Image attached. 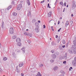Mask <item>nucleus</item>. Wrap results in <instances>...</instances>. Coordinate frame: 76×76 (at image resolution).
Listing matches in <instances>:
<instances>
[{"mask_svg": "<svg viewBox=\"0 0 76 76\" xmlns=\"http://www.w3.org/2000/svg\"><path fill=\"white\" fill-rule=\"evenodd\" d=\"M10 34H13L14 33V28L11 27L10 29Z\"/></svg>", "mask_w": 76, "mask_h": 76, "instance_id": "obj_1", "label": "nucleus"}, {"mask_svg": "<svg viewBox=\"0 0 76 76\" xmlns=\"http://www.w3.org/2000/svg\"><path fill=\"white\" fill-rule=\"evenodd\" d=\"M21 8H22V4H19V5H18V6L17 7V9L18 10H20Z\"/></svg>", "mask_w": 76, "mask_h": 76, "instance_id": "obj_2", "label": "nucleus"}, {"mask_svg": "<svg viewBox=\"0 0 76 76\" xmlns=\"http://www.w3.org/2000/svg\"><path fill=\"white\" fill-rule=\"evenodd\" d=\"M20 41H21V39H20V38H17L16 39V42H20Z\"/></svg>", "mask_w": 76, "mask_h": 76, "instance_id": "obj_3", "label": "nucleus"}, {"mask_svg": "<svg viewBox=\"0 0 76 76\" xmlns=\"http://www.w3.org/2000/svg\"><path fill=\"white\" fill-rule=\"evenodd\" d=\"M53 69L54 71H56L58 69V67L57 66H55L53 67Z\"/></svg>", "mask_w": 76, "mask_h": 76, "instance_id": "obj_4", "label": "nucleus"}, {"mask_svg": "<svg viewBox=\"0 0 76 76\" xmlns=\"http://www.w3.org/2000/svg\"><path fill=\"white\" fill-rule=\"evenodd\" d=\"M52 57L53 59H55L56 58V55L54 54H52Z\"/></svg>", "mask_w": 76, "mask_h": 76, "instance_id": "obj_5", "label": "nucleus"}, {"mask_svg": "<svg viewBox=\"0 0 76 76\" xmlns=\"http://www.w3.org/2000/svg\"><path fill=\"white\" fill-rule=\"evenodd\" d=\"M35 32L38 33V32H39V28L38 27L37 28H36L35 29Z\"/></svg>", "mask_w": 76, "mask_h": 76, "instance_id": "obj_6", "label": "nucleus"}, {"mask_svg": "<svg viewBox=\"0 0 76 76\" xmlns=\"http://www.w3.org/2000/svg\"><path fill=\"white\" fill-rule=\"evenodd\" d=\"M72 63L74 66H76V62H75L74 60L72 61Z\"/></svg>", "mask_w": 76, "mask_h": 76, "instance_id": "obj_7", "label": "nucleus"}, {"mask_svg": "<svg viewBox=\"0 0 76 76\" xmlns=\"http://www.w3.org/2000/svg\"><path fill=\"white\" fill-rule=\"evenodd\" d=\"M26 2L27 4H28V6H30V2L29 1V0H27L26 1Z\"/></svg>", "mask_w": 76, "mask_h": 76, "instance_id": "obj_8", "label": "nucleus"}, {"mask_svg": "<svg viewBox=\"0 0 76 76\" xmlns=\"http://www.w3.org/2000/svg\"><path fill=\"white\" fill-rule=\"evenodd\" d=\"M73 44L75 47H76V41L75 40L73 41Z\"/></svg>", "mask_w": 76, "mask_h": 76, "instance_id": "obj_9", "label": "nucleus"}, {"mask_svg": "<svg viewBox=\"0 0 76 76\" xmlns=\"http://www.w3.org/2000/svg\"><path fill=\"white\" fill-rule=\"evenodd\" d=\"M21 43L20 42H18L17 44V45H18V46H20H20L22 45H21Z\"/></svg>", "mask_w": 76, "mask_h": 76, "instance_id": "obj_10", "label": "nucleus"}, {"mask_svg": "<svg viewBox=\"0 0 76 76\" xmlns=\"http://www.w3.org/2000/svg\"><path fill=\"white\" fill-rule=\"evenodd\" d=\"M24 64L23 63H21L19 64V67H22V66H23Z\"/></svg>", "mask_w": 76, "mask_h": 76, "instance_id": "obj_11", "label": "nucleus"}, {"mask_svg": "<svg viewBox=\"0 0 76 76\" xmlns=\"http://www.w3.org/2000/svg\"><path fill=\"white\" fill-rule=\"evenodd\" d=\"M42 75H41V73L39 72H38V74L36 75V76H42Z\"/></svg>", "mask_w": 76, "mask_h": 76, "instance_id": "obj_12", "label": "nucleus"}, {"mask_svg": "<svg viewBox=\"0 0 76 76\" xmlns=\"http://www.w3.org/2000/svg\"><path fill=\"white\" fill-rule=\"evenodd\" d=\"M12 5H11L10 6H9L7 9V10H9V9H11V8H12Z\"/></svg>", "mask_w": 76, "mask_h": 76, "instance_id": "obj_13", "label": "nucleus"}, {"mask_svg": "<svg viewBox=\"0 0 76 76\" xmlns=\"http://www.w3.org/2000/svg\"><path fill=\"white\" fill-rule=\"evenodd\" d=\"M12 15L14 16H16L17 15V13L16 12H14L12 13Z\"/></svg>", "mask_w": 76, "mask_h": 76, "instance_id": "obj_14", "label": "nucleus"}, {"mask_svg": "<svg viewBox=\"0 0 76 76\" xmlns=\"http://www.w3.org/2000/svg\"><path fill=\"white\" fill-rule=\"evenodd\" d=\"M22 50L23 51V53L24 54L25 53V49H24V48H23L22 49Z\"/></svg>", "mask_w": 76, "mask_h": 76, "instance_id": "obj_15", "label": "nucleus"}, {"mask_svg": "<svg viewBox=\"0 0 76 76\" xmlns=\"http://www.w3.org/2000/svg\"><path fill=\"white\" fill-rule=\"evenodd\" d=\"M51 44L53 45H56V43H54V42H51Z\"/></svg>", "mask_w": 76, "mask_h": 76, "instance_id": "obj_16", "label": "nucleus"}, {"mask_svg": "<svg viewBox=\"0 0 76 76\" xmlns=\"http://www.w3.org/2000/svg\"><path fill=\"white\" fill-rule=\"evenodd\" d=\"M65 58L66 59L67 58V53H66L65 54V56H64Z\"/></svg>", "mask_w": 76, "mask_h": 76, "instance_id": "obj_17", "label": "nucleus"}, {"mask_svg": "<svg viewBox=\"0 0 76 76\" xmlns=\"http://www.w3.org/2000/svg\"><path fill=\"white\" fill-rule=\"evenodd\" d=\"M7 60V58L6 57H4L3 59V60L4 61H6Z\"/></svg>", "mask_w": 76, "mask_h": 76, "instance_id": "obj_18", "label": "nucleus"}, {"mask_svg": "<svg viewBox=\"0 0 76 76\" xmlns=\"http://www.w3.org/2000/svg\"><path fill=\"white\" fill-rule=\"evenodd\" d=\"M16 71L17 73H19L20 72V71L18 69V68H16Z\"/></svg>", "mask_w": 76, "mask_h": 76, "instance_id": "obj_19", "label": "nucleus"}, {"mask_svg": "<svg viewBox=\"0 0 76 76\" xmlns=\"http://www.w3.org/2000/svg\"><path fill=\"white\" fill-rule=\"evenodd\" d=\"M16 36H14L12 37V39H16Z\"/></svg>", "mask_w": 76, "mask_h": 76, "instance_id": "obj_20", "label": "nucleus"}, {"mask_svg": "<svg viewBox=\"0 0 76 76\" xmlns=\"http://www.w3.org/2000/svg\"><path fill=\"white\" fill-rule=\"evenodd\" d=\"M60 72L64 75V74H65V72H64L63 71H61Z\"/></svg>", "mask_w": 76, "mask_h": 76, "instance_id": "obj_21", "label": "nucleus"}, {"mask_svg": "<svg viewBox=\"0 0 76 76\" xmlns=\"http://www.w3.org/2000/svg\"><path fill=\"white\" fill-rule=\"evenodd\" d=\"M62 43L63 44H66V42H65V40L64 39L62 41Z\"/></svg>", "mask_w": 76, "mask_h": 76, "instance_id": "obj_22", "label": "nucleus"}, {"mask_svg": "<svg viewBox=\"0 0 76 76\" xmlns=\"http://www.w3.org/2000/svg\"><path fill=\"white\" fill-rule=\"evenodd\" d=\"M54 60L51 59L50 60V62L52 63H54Z\"/></svg>", "mask_w": 76, "mask_h": 76, "instance_id": "obj_23", "label": "nucleus"}, {"mask_svg": "<svg viewBox=\"0 0 76 76\" xmlns=\"http://www.w3.org/2000/svg\"><path fill=\"white\" fill-rule=\"evenodd\" d=\"M0 11L1 12V13H4V10L3 9H1L0 10Z\"/></svg>", "mask_w": 76, "mask_h": 76, "instance_id": "obj_24", "label": "nucleus"}, {"mask_svg": "<svg viewBox=\"0 0 76 76\" xmlns=\"http://www.w3.org/2000/svg\"><path fill=\"white\" fill-rule=\"evenodd\" d=\"M66 25H67V26L69 25V21H66Z\"/></svg>", "mask_w": 76, "mask_h": 76, "instance_id": "obj_25", "label": "nucleus"}, {"mask_svg": "<svg viewBox=\"0 0 76 76\" xmlns=\"http://www.w3.org/2000/svg\"><path fill=\"white\" fill-rule=\"evenodd\" d=\"M43 66H44V65L42 64H41L39 65V67L41 68L42 67H43Z\"/></svg>", "mask_w": 76, "mask_h": 76, "instance_id": "obj_26", "label": "nucleus"}, {"mask_svg": "<svg viewBox=\"0 0 76 76\" xmlns=\"http://www.w3.org/2000/svg\"><path fill=\"white\" fill-rule=\"evenodd\" d=\"M59 49H60V50H62L63 48H62V46H60L59 47Z\"/></svg>", "mask_w": 76, "mask_h": 76, "instance_id": "obj_27", "label": "nucleus"}, {"mask_svg": "<svg viewBox=\"0 0 76 76\" xmlns=\"http://www.w3.org/2000/svg\"><path fill=\"white\" fill-rule=\"evenodd\" d=\"M48 7H49V8H50H50H51V7H50V4H49V3H48Z\"/></svg>", "mask_w": 76, "mask_h": 76, "instance_id": "obj_28", "label": "nucleus"}, {"mask_svg": "<svg viewBox=\"0 0 76 76\" xmlns=\"http://www.w3.org/2000/svg\"><path fill=\"white\" fill-rule=\"evenodd\" d=\"M35 21H36L35 19H34L32 20V22L33 23H34V22H35Z\"/></svg>", "mask_w": 76, "mask_h": 76, "instance_id": "obj_29", "label": "nucleus"}, {"mask_svg": "<svg viewBox=\"0 0 76 76\" xmlns=\"http://www.w3.org/2000/svg\"><path fill=\"white\" fill-rule=\"evenodd\" d=\"M51 28L52 31H54V28H53V26H51Z\"/></svg>", "mask_w": 76, "mask_h": 76, "instance_id": "obj_30", "label": "nucleus"}, {"mask_svg": "<svg viewBox=\"0 0 76 76\" xmlns=\"http://www.w3.org/2000/svg\"><path fill=\"white\" fill-rule=\"evenodd\" d=\"M69 52L71 54H73V53L72 50H70V51H69Z\"/></svg>", "mask_w": 76, "mask_h": 76, "instance_id": "obj_31", "label": "nucleus"}, {"mask_svg": "<svg viewBox=\"0 0 76 76\" xmlns=\"http://www.w3.org/2000/svg\"><path fill=\"white\" fill-rule=\"evenodd\" d=\"M72 69H73V68L72 67H70V68L69 69V71H71V70H72Z\"/></svg>", "mask_w": 76, "mask_h": 76, "instance_id": "obj_32", "label": "nucleus"}, {"mask_svg": "<svg viewBox=\"0 0 76 76\" xmlns=\"http://www.w3.org/2000/svg\"><path fill=\"white\" fill-rule=\"evenodd\" d=\"M51 52L52 53H54V50H51Z\"/></svg>", "mask_w": 76, "mask_h": 76, "instance_id": "obj_33", "label": "nucleus"}, {"mask_svg": "<svg viewBox=\"0 0 76 76\" xmlns=\"http://www.w3.org/2000/svg\"><path fill=\"white\" fill-rule=\"evenodd\" d=\"M63 64H66V61H64L63 62Z\"/></svg>", "mask_w": 76, "mask_h": 76, "instance_id": "obj_34", "label": "nucleus"}, {"mask_svg": "<svg viewBox=\"0 0 76 76\" xmlns=\"http://www.w3.org/2000/svg\"><path fill=\"white\" fill-rule=\"evenodd\" d=\"M28 42L29 44H31V41H30V40H28Z\"/></svg>", "mask_w": 76, "mask_h": 76, "instance_id": "obj_35", "label": "nucleus"}, {"mask_svg": "<svg viewBox=\"0 0 76 76\" xmlns=\"http://www.w3.org/2000/svg\"><path fill=\"white\" fill-rule=\"evenodd\" d=\"M15 53H12V56L13 57H15Z\"/></svg>", "mask_w": 76, "mask_h": 76, "instance_id": "obj_36", "label": "nucleus"}, {"mask_svg": "<svg viewBox=\"0 0 76 76\" xmlns=\"http://www.w3.org/2000/svg\"><path fill=\"white\" fill-rule=\"evenodd\" d=\"M61 28H59L58 30V32H60V31L61 30Z\"/></svg>", "mask_w": 76, "mask_h": 76, "instance_id": "obj_37", "label": "nucleus"}, {"mask_svg": "<svg viewBox=\"0 0 76 76\" xmlns=\"http://www.w3.org/2000/svg\"><path fill=\"white\" fill-rule=\"evenodd\" d=\"M14 3H15V1H12V4H15Z\"/></svg>", "mask_w": 76, "mask_h": 76, "instance_id": "obj_38", "label": "nucleus"}, {"mask_svg": "<svg viewBox=\"0 0 76 76\" xmlns=\"http://www.w3.org/2000/svg\"><path fill=\"white\" fill-rule=\"evenodd\" d=\"M50 14H52V12H49V13L48 14V15H50Z\"/></svg>", "mask_w": 76, "mask_h": 76, "instance_id": "obj_39", "label": "nucleus"}, {"mask_svg": "<svg viewBox=\"0 0 76 76\" xmlns=\"http://www.w3.org/2000/svg\"><path fill=\"white\" fill-rule=\"evenodd\" d=\"M2 70L0 68V73H1L2 72Z\"/></svg>", "mask_w": 76, "mask_h": 76, "instance_id": "obj_40", "label": "nucleus"}, {"mask_svg": "<svg viewBox=\"0 0 76 76\" xmlns=\"http://www.w3.org/2000/svg\"><path fill=\"white\" fill-rule=\"evenodd\" d=\"M44 1H45V0H43V1H42L41 2V3H44Z\"/></svg>", "mask_w": 76, "mask_h": 76, "instance_id": "obj_41", "label": "nucleus"}, {"mask_svg": "<svg viewBox=\"0 0 76 76\" xmlns=\"http://www.w3.org/2000/svg\"><path fill=\"white\" fill-rule=\"evenodd\" d=\"M17 53H20V50H19L17 51Z\"/></svg>", "mask_w": 76, "mask_h": 76, "instance_id": "obj_42", "label": "nucleus"}, {"mask_svg": "<svg viewBox=\"0 0 76 76\" xmlns=\"http://www.w3.org/2000/svg\"><path fill=\"white\" fill-rule=\"evenodd\" d=\"M62 48H65V45H64L63 46H62Z\"/></svg>", "mask_w": 76, "mask_h": 76, "instance_id": "obj_43", "label": "nucleus"}, {"mask_svg": "<svg viewBox=\"0 0 76 76\" xmlns=\"http://www.w3.org/2000/svg\"><path fill=\"white\" fill-rule=\"evenodd\" d=\"M49 17H50L51 16V15H52V14H49V15H48Z\"/></svg>", "mask_w": 76, "mask_h": 76, "instance_id": "obj_44", "label": "nucleus"}, {"mask_svg": "<svg viewBox=\"0 0 76 76\" xmlns=\"http://www.w3.org/2000/svg\"><path fill=\"white\" fill-rule=\"evenodd\" d=\"M24 35H27V34H26V32H24Z\"/></svg>", "mask_w": 76, "mask_h": 76, "instance_id": "obj_45", "label": "nucleus"}, {"mask_svg": "<svg viewBox=\"0 0 76 76\" xmlns=\"http://www.w3.org/2000/svg\"><path fill=\"white\" fill-rule=\"evenodd\" d=\"M21 76H24V74H23V73H21Z\"/></svg>", "mask_w": 76, "mask_h": 76, "instance_id": "obj_46", "label": "nucleus"}, {"mask_svg": "<svg viewBox=\"0 0 76 76\" xmlns=\"http://www.w3.org/2000/svg\"><path fill=\"white\" fill-rule=\"evenodd\" d=\"M64 6H66V2H64Z\"/></svg>", "mask_w": 76, "mask_h": 76, "instance_id": "obj_47", "label": "nucleus"}, {"mask_svg": "<svg viewBox=\"0 0 76 76\" xmlns=\"http://www.w3.org/2000/svg\"><path fill=\"white\" fill-rule=\"evenodd\" d=\"M43 26V28H45V25H44Z\"/></svg>", "mask_w": 76, "mask_h": 76, "instance_id": "obj_48", "label": "nucleus"}, {"mask_svg": "<svg viewBox=\"0 0 76 76\" xmlns=\"http://www.w3.org/2000/svg\"><path fill=\"white\" fill-rule=\"evenodd\" d=\"M55 37L56 38H58V35H56Z\"/></svg>", "mask_w": 76, "mask_h": 76, "instance_id": "obj_49", "label": "nucleus"}, {"mask_svg": "<svg viewBox=\"0 0 76 76\" xmlns=\"http://www.w3.org/2000/svg\"><path fill=\"white\" fill-rule=\"evenodd\" d=\"M3 25H4V22H2V26Z\"/></svg>", "mask_w": 76, "mask_h": 76, "instance_id": "obj_50", "label": "nucleus"}, {"mask_svg": "<svg viewBox=\"0 0 76 76\" xmlns=\"http://www.w3.org/2000/svg\"><path fill=\"white\" fill-rule=\"evenodd\" d=\"M70 23H71V25L72 24V23H73V21H70Z\"/></svg>", "mask_w": 76, "mask_h": 76, "instance_id": "obj_51", "label": "nucleus"}, {"mask_svg": "<svg viewBox=\"0 0 76 76\" xmlns=\"http://www.w3.org/2000/svg\"><path fill=\"white\" fill-rule=\"evenodd\" d=\"M26 35H29V34L28 33V32H26Z\"/></svg>", "mask_w": 76, "mask_h": 76, "instance_id": "obj_52", "label": "nucleus"}, {"mask_svg": "<svg viewBox=\"0 0 76 76\" xmlns=\"http://www.w3.org/2000/svg\"><path fill=\"white\" fill-rule=\"evenodd\" d=\"M28 14L30 15H31V12L29 11V12L28 13Z\"/></svg>", "mask_w": 76, "mask_h": 76, "instance_id": "obj_53", "label": "nucleus"}, {"mask_svg": "<svg viewBox=\"0 0 76 76\" xmlns=\"http://www.w3.org/2000/svg\"><path fill=\"white\" fill-rule=\"evenodd\" d=\"M62 3H63V2H62V1L60 2V4H61V5H63L62 4Z\"/></svg>", "mask_w": 76, "mask_h": 76, "instance_id": "obj_54", "label": "nucleus"}, {"mask_svg": "<svg viewBox=\"0 0 76 76\" xmlns=\"http://www.w3.org/2000/svg\"><path fill=\"white\" fill-rule=\"evenodd\" d=\"M60 24V21H58V24L59 25Z\"/></svg>", "mask_w": 76, "mask_h": 76, "instance_id": "obj_55", "label": "nucleus"}, {"mask_svg": "<svg viewBox=\"0 0 76 76\" xmlns=\"http://www.w3.org/2000/svg\"><path fill=\"white\" fill-rule=\"evenodd\" d=\"M38 23H40V22H41V21H40V20H39L38 21Z\"/></svg>", "mask_w": 76, "mask_h": 76, "instance_id": "obj_56", "label": "nucleus"}, {"mask_svg": "<svg viewBox=\"0 0 76 76\" xmlns=\"http://www.w3.org/2000/svg\"><path fill=\"white\" fill-rule=\"evenodd\" d=\"M62 5L63 6H64V4H63V2L62 3Z\"/></svg>", "mask_w": 76, "mask_h": 76, "instance_id": "obj_57", "label": "nucleus"}, {"mask_svg": "<svg viewBox=\"0 0 76 76\" xmlns=\"http://www.w3.org/2000/svg\"><path fill=\"white\" fill-rule=\"evenodd\" d=\"M58 41H60V39H58Z\"/></svg>", "mask_w": 76, "mask_h": 76, "instance_id": "obj_58", "label": "nucleus"}, {"mask_svg": "<svg viewBox=\"0 0 76 76\" xmlns=\"http://www.w3.org/2000/svg\"><path fill=\"white\" fill-rule=\"evenodd\" d=\"M28 35H29V36H30V37H32V35H30L29 34Z\"/></svg>", "mask_w": 76, "mask_h": 76, "instance_id": "obj_59", "label": "nucleus"}, {"mask_svg": "<svg viewBox=\"0 0 76 76\" xmlns=\"http://www.w3.org/2000/svg\"><path fill=\"white\" fill-rule=\"evenodd\" d=\"M69 7V4L66 5V7Z\"/></svg>", "mask_w": 76, "mask_h": 76, "instance_id": "obj_60", "label": "nucleus"}, {"mask_svg": "<svg viewBox=\"0 0 76 76\" xmlns=\"http://www.w3.org/2000/svg\"><path fill=\"white\" fill-rule=\"evenodd\" d=\"M75 41H76V37H75Z\"/></svg>", "mask_w": 76, "mask_h": 76, "instance_id": "obj_61", "label": "nucleus"}, {"mask_svg": "<svg viewBox=\"0 0 76 76\" xmlns=\"http://www.w3.org/2000/svg\"><path fill=\"white\" fill-rule=\"evenodd\" d=\"M36 25H38V23H36Z\"/></svg>", "mask_w": 76, "mask_h": 76, "instance_id": "obj_62", "label": "nucleus"}, {"mask_svg": "<svg viewBox=\"0 0 76 76\" xmlns=\"http://www.w3.org/2000/svg\"><path fill=\"white\" fill-rule=\"evenodd\" d=\"M71 16H72V17L73 16V14H72L71 15Z\"/></svg>", "mask_w": 76, "mask_h": 76, "instance_id": "obj_63", "label": "nucleus"}, {"mask_svg": "<svg viewBox=\"0 0 76 76\" xmlns=\"http://www.w3.org/2000/svg\"><path fill=\"white\" fill-rule=\"evenodd\" d=\"M66 47H67V44L66 45Z\"/></svg>", "mask_w": 76, "mask_h": 76, "instance_id": "obj_64", "label": "nucleus"}]
</instances>
